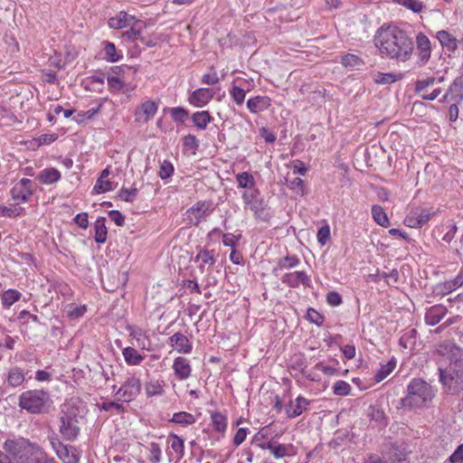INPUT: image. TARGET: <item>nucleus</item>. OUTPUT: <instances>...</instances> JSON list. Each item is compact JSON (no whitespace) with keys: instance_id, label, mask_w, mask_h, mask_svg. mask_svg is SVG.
<instances>
[{"instance_id":"1","label":"nucleus","mask_w":463,"mask_h":463,"mask_svg":"<svg viewBox=\"0 0 463 463\" xmlns=\"http://www.w3.org/2000/svg\"><path fill=\"white\" fill-rule=\"evenodd\" d=\"M375 46L381 54L390 58L409 56L414 49L413 41L407 33L394 25H383L374 37Z\"/></svg>"},{"instance_id":"2","label":"nucleus","mask_w":463,"mask_h":463,"mask_svg":"<svg viewBox=\"0 0 463 463\" xmlns=\"http://www.w3.org/2000/svg\"><path fill=\"white\" fill-rule=\"evenodd\" d=\"M436 396V390L421 378H413L407 385V393L401 400L403 408L410 411L429 408Z\"/></svg>"},{"instance_id":"3","label":"nucleus","mask_w":463,"mask_h":463,"mask_svg":"<svg viewBox=\"0 0 463 463\" xmlns=\"http://www.w3.org/2000/svg\"><path fill=\"white\" fill-rule=\"evenodd\" d=\"M4 449L16 463H43L48 459L39 446L24 438L7 439L4 444Z\"/></svg>"},{"instance_id":"4","label":"nucleus","mask_w":463,"mask_h":463,"mask_svg":"<svg viewBox=\"0 0 463 463\" xmlns=\"http://www.w3.org/2000/svg\"><path fill=\"white\" fill-rule=\"evenodd\" d=\"M439 382L443 389L451 394L463 391V363L449 364L446 368H439Z\"/></svg>"},{"instance_id":"5","label":"nucleus","mask_w":463,"mask_h":463,"mask_svg":"<svg viewBox=\"0 0 463 463\" xmlns=\"http://www.w3.org/2000/svg\"><path fill=\"white\" fill-rule=\"evenodd\" d=\"M49 402V394L43 390H29L19 396V406L30 413H41Z\"/></svg>"},{"instance_id":"6","label":"nucleus","mask_w":463,"mask_h":463,"mask_svg":"<svg viewBox=\"0 0 463 463\" xmlns=\"http://www.w3.org/2000/svg\"><path fill=\"white\" fill-rule=\"evenodd\" d=\"M244 203L250 207L257 218L267 220L269 213L267 212V204L260 197L258 190L246 191L242 194Z\"/></svg>"},{"instance_id":"7","label":"nucleus","mask_w":463,"mask_h":463,"mask_svg":"<svg viewBox=\"0 0 463 463\" xmlns=\"http://www.w3.org/2000/svg\"><path fill=\"white\" fill-rule=\"evenodd\" d=\"M436 352L449 364L463 363V349L451 340L439 343L437 345Z\"/></svg>"},{"instance_id":"8","label":"nucleus","mask_w":463,"mask_h":463,"mask_svg":"<svg viewBox=\"0 0 463 463\" xmlns=\"http://www.w3.org/2000/svg\"><path fill=\"white\" fill-rule=\"evenodd\" d=\"M52 449H54L57 457L63 463H78L80 459V453L78 450L70 445H64L57 439L51 440Z\"/></svg>"},{"instance_id":"9","label":"nucleus","mask_w":463,"mask_h":463,"mask_svg":"<svg viewBox=\"0 0 463 463\" xmlns=\"http://www.w3.org/2000/svg\"><path fill=\"white\" fill-rule=\"evenodd\" d=\"M433 214L434 213H431L430 210L424 208H413L405 216L404 224L410 228H421L430 221V216Z\"/></svg>"},{"instance_id":"10","label":"nucleus","mask_w":463,"mask_h":463,"mask_svg":"<svg viewBox=\"0 0 463 463\" xmlns=\"http://www.w3.org/2000/svg\"><path fill=\"white\" fill-rule=\"evenodd\" d=\"M141 383L136 376L128 377L123 385L118 390L117 395L120 396L123 402L133 401L140 392Z\"/></svg>"},{"instance_id":"11","label":"nucleus","mask_w":463,"mask_h":463,"mask_svg":"<svg viewBox=\"0 0 463 463\" xmlns=\"http://www.w3.org/2000/svg\"><path fill=\"white\" fill-rule=\"evenodd\" d=\"M212 203L210 202H198L186 211V217L190 224L198 225L210 212Z\"/></svg>"},{"instance_id":"12","label":"nucleus","mask_w":463,"mask_h":463,"mask_svg":"<svg viewBox=\"0 0 463 463\" xmlns=\"http://www.w3.org/2000/svg\"><path fill=\"white\" fill-rule=\"evenodd\" d=\"M13 200L17 203L27 202L32 194V181L27 178L21 179L11 190Z\"/></svg>"},{"instance_id":"13","label":"nucleus","mask_w":463,"mask_h":463,"mask_svg":"<svg viewBox=\"0 0 463 463\" xmlns=\"http://www.w3.org/2000/svg\"><path fill=\"white\" fill-rule=\"evenodd\" d=\"M61 413V416L82 421L86 414V409L81 401L72 398L62 405Z\"/></svg>"},{"instance_id":"14","label":"nucleus","mask_w":463,"mask_h":463,"mask_svg":"<svg viewBox=\"0 0 463 463\" xmlns=\"http://www.w3.org/2000/svg\"><path fill=\"white\" fill-rule=\"evenodd\" d=\"M61 423L60 431L66 439L73 440L78 437L81 421L61 416Z\"/></svg>"},{"instance_id":"15","label":"nucleus","mask_w":463,"mask_h":463,"mask_svg":"<svg viewBox=\"0 0 463 463\" xmlns=\"http://www.w3.org/2000/svg\"><path fill=\"white\" fill-rule=\"evenodd\" d=\"M214 90L211 88H199L189 97L190 104L194 107H203L213 98Z\"/></svg>"},{"instance_id":"16","label":"nucleus","mask_w":463,"mask_h":463,"mask_svg":"<svg viewBox=\"0 0 463 463\" xmlns=\"http://www.w3.org/2000/svg\"><path fill=\"white\" fill-rule=\"evenodd\" d=\"M157 111V105L155 101L147 100L142 103L135 112L136 120L139 123L149 121Z\"/></svg>"},{"instance_id":"17","label":"nucleus","mask_w":463,"mask_h":463,"mask_svg":"<svg viewBox=\"0 0 463 463\" xmlns=\"http://www.w3.org/2000/svg\"><path fill=\"white\" fill-rule=\"evenodd\" d=\"M169 344L171 346L175 347L179 354H190L193 349V345L188 337L179 332L175 333L169 338Z\"/></svg>"},{"instance_id":"18","label":"nucleus","mask_w":463,"mask_h":463,"mask_svg":"<svg viewBox=\"0 0 463 463\" xmlns=\"http://www.w3.org/2000/svg\"><path fill=\"white\" fill-rule=\"evenodd\" d=\"M173 370L175 375L180 381L189 378L192 373V367L189 361L183 356H178L174 360Z\"/></svg>"},{"instance_id":"19","label":"nucleus","mask_w":463,"mask_h":463,"mask_svg":"<svg viewBox=\"0 0 463 463\" xmlns=\"http://www.w3.org/2000/svg\"><path fill=\"white\" fill-rule=\"evenodd\" d=\"M282 282L291 288H298L300 284L309 286L310 279L305 271L286 273L282 277Z\"/></svg>"},{"instance_id":"20","label":"nucleus","mask_w":463,"mask_h":463,"mask_svg":"<svg viewBox=\"0 0 463 463\" xmlns=\"http://www.w3.org/2000/svg\"><path fill=\"white\" fill-rule=\"evenodd\" d=\"M463 286V271H460L456 278L437 285L436 291L440 295H448Z\"/></svg>"},{"instance_id":"21","label":"nucleus","mask_w":463,"mask_h":463,"mask_svg":"<svg viewBox=\"0 0 463 463\" xmlns=\"http://www.w3.org/2000/svg\"><path fill=\"white\" fill-rule=\"evenodd\" d=\"M309 402L303 398L298 397L295 401H290L286 407V413L288 418H296L307 410Z\"/></svg>"},{"instance_id":"22","label":"nucleus","mask_w":463,"mask_h":463,"mask_svg":"<svg viewBox=\"0 0 463 463\" xmlns=\"http://www.w3.org/2000/svg\"><path fill=\"white\" fill-rule=\"evenodd\" d=\"M270 106V99L265 96H256L247 101L248 109L254 114L265 111Z\"/></svg>"},{"instance_id":"23","label":"nucleus","mask_w":463,"mask_h":463,"mask_svg":"<svg viewBox=\"0 0 463 463\" xmlns=\"http://www.w3.org/2000/svg\"><path fill=\"white\" fill-rule=\"evenodd\" d=\"M135 21L133 15L128 14L125 11L119 12L116 16L109 18V25L113 29H121L127 27Z\"/></svg>"},{"instance_id":"24","label":"nucleus","mask_w":463,"mask_h":463,"mask_svg":"<svg viewBox=\"0 0 463 463\" xmlns=\"http://www.w3.org/2000/svg\"><path fill=\"white\" fill-rule=\"evenodd\" d=\"M25 381V375L24 371L17 366L11 368L6 376V382L8 386L12 388H17L21 386Z\"/></svg>"},{"instance_id":"25","label":"nucleus","mask_w":463,"mask_h":463,"mask_svg":"<svg viewBox=\"0 0 463 463\" xmlns=\"http://www.w3.org/2000/svg\"><path fill=\"white\" fill-rule=\"evenodd\" d=\"M447 310L442 306L431 307L425 315V321L430 326H435L440 322V320L446 315Z\"/></svg>"},{"instance_id":"26","label":"nucleus","mask_w":463,"mask_h":463,"mask_svg":"<svg viewBox=\"0 0 463 463\" xmlns=\"http://www.w3.org/2000/svg\"><path fill=\"white\" fill-rule=\"evenodd\" d=\"M61 173L56 168H45L37 175V179L44 184H52L61 179Z\"/></svg>"},{"instance_id":"27","label":"nucleus","mask_w":463,"mask_h":463,"mask_svg":"<svg viewBox=\"0 0 463 463\" xmlns=\"http://www.w3.org/2000/svg\"><path fill=\"white\" fill-rule=\"evenodd\" d=\"M262 448L269 449L276 458H281L289 455L291 445L279 444L276 441H269Z\"/></svg>"},{"instance_id":"28","label":"nucleus","mask_w":463,"mask_h":463,"mask_svg":"<svg viewBox=\"0 0 463 463\" xmlns=\"http://www.w3.org/2000/svg\"><path fill=\"white\" fill-rule=\"evenodd\" d=\"M128 331L130 336L136 339L137 345L142 349H148L149 340L146 333L140 327L129 326Z\"/></svg>"},{"instance_id":"29","label":"nucleus","mask_w":463,"mask_h":463,"mask_svg":"<svg viewBox=\"0 0 463 463\" xmlns=\"http://www.w3.org/2000/svg\"><path fill=\"white\" fill-rule=\"evenodd\" d=\"M451 100L460 103L463 100V75L458 77L449 88Z\"/></svg>"},{"instance_id":"30","label":"nucleus","mask_w":463,"mask_h":463,"mask_svg":"<svg viewBox=\"0 0 463 463\" xmlns=\"http://www.w3.org/2000/svg\"><path fill=\"white\" fill-rule=\"evenodd\" d=\"M436 37L439 41L442 47L447 48L449 51H455L458 48L457 39L449 34L447 31H439L436 34Z\"/></svg>"},{"instance_id":"31","label":"nucleus","mask_w":463,"mask_h":463,"mask_svg":"<svg viewBox=\"0 0 463 463\" xmlns=\"http://www.w3.org/2000/svg\"><path fill=\"white\" fill-rule=\"evenodd\" d=\"M122 354L128 365H137L144 360V356L141 355L135 348L130 346L124 348Z\"/></svg>"},{"instance_id":"32","label":"nucleus","mask_w":463,"mask_h":463,"mask_svg":"<svg viewBox=\"0 0 463 463\" xmlns=\"http://www.w3.org/2000/svg\"><path fill=\"white\" fill-rule=\"evenodd\" d=\"M106 219L99 217L94 224L95 229V241L97 243H104L107 240V227L105 225Z\"/></svg>"},{"instance_id":"33","label":"nucleus","mask_w":463,"mask_h":463,"mask_svg":"<svg viewBox=\"0 0 463 463\" xmlns=\"http://www.w3.org/2000/svg\"><path fill=\"white\" fill-rule=\"evenodd\" d=\"M192 120L194 126L199 129H205L207 125L211 122L212 117L206 110L197 111L193 114Z\"/></svg>"},{"instance_id":"34","label":"nucleus","mask_w":463,"mask_h":463,"mask_svg":"<svg viewBox=\"0 0 463 463\" xmlns=\"http://www.w3.org/2000/svg\"><path fill=\"white\" fill-rule=\"evenodd\" d=\"M145 391L148 397L163 395L165 393L164 383L159 380L150 381L146 383Z\"/></svg>"},{"instance_id":"35","label":"nucleus","mask_w":463,"mask_h":463,"mask_svg":"<svg viewBox=\"0 0 463 463\" xmlns=\"http://www.w3.org/2000/svg\"><path fill=\"white\" fill-rule=\"evenodd\" d=\"M402 78V73L395 74V73H391V72L390 73L377 72L373 77V80L377 84L387 85V84H391L395 81H398Z\"/></svg>"},{"instance_id":"36","label":"nucleus","mask_w":463,"mask_h":463,"mask_svg":"<svg viewBox=\"0 0 463 463\" xmlns=\"http://www.w3.org/2000/svg\"><path fill=\"white\" fill-rule=\"evenodd\" d=\"M372 215L374 222L382 227H388L390 224L389 218L384 212L383 208L380 205H373L372 207Z\"/></svg>"},{"instance_id":"37","label":"nucleus","mask_w":463,"mask_h":463,"mask_svg":"<svg viewBox=\"0 0 463 463\" xmlns=\"http://www.w3.org/2000/svg\"><path fill=\"white\" fill-rule=\"evenodd\" d=\"M129 26L130 28L123 33V38L128 41L137 40L138 36L140 35L143 22L135 18V21Z\"/></svg>"},{"instance_id":"38","label":"nucleus","mask_w":463,"mask_h":463,"mask_svg":"<svg viewBox=\"0 0 463 463\" xmlns=\"http://www.w3.org/2000/svg\"><path fill=\"white\" fill-rule=\"evenodd\" d=\"M416 43L418 49L422 52L423 57L427 56L429 58L431 49L429 38L423 33H419L416 36Z\"/></svg>"},{"instance_id":"39","label":"nucleus","mask_w":463,"mask_h":463,"mask_svg":"<svg viewBox=\"0 0 463 463\" xmlns=\"http://www.w3.org/2000/svg\"><path fill=\"white\" fill-rule=\"evenodd\" d=\"M172 422L180 424L182 426L191 425L195 422V418L193 414L186 411L176 412L171 419Z\"/></svg>"},{"instance_id":"40","label":"nucleus","mask_w":463,"mask_h":463,"mask_svg":"<svg viewBox=\"0 0 463 463\" xmlns=\"http://www.w3.org/2000/svg\"><path fill=\"white\" fill-rule=\"evenodd\" d=\"M236 181L238 187L251 189L255 185V180L251 174L248 172H242L236 175Z\"/></svg>"},{"instance_id":"41","label":"nucleus","mask_w":463,"mask_h":463,"mask_svg":"<svg viewBox=\"0 0 463 463\" xmlns=\"http://www.w3.org/2000/svg\"><path fill=\"white\" fill-rule=\"evenodd\" d=\"M396 362L392 359L387 364H383L380 370L375 374V381L376 382H382L384 380L388 375H390L392 371L395 369Z\"/></svg>"},{"instance_id":"42","label":"nucleus","mask_w":463,"mask_h":463,"mask_svg":"<svg viewBox=\"0 0 463 463\" xmlns=\"http://www.w3.org/2000/svg\"><path fill=\"white\" fill-rule=\"evenodd\" d=\"M213 426L215 430L224 432L227 428V419L221 412H214L211 415Z\"/></svg>"},{"instance_id":"43","label":"nucleus","mask_w":463,"mask_h":463,"mask_svg":"<svg viewBox=\"0 0 463 463\" xmlns=\"http://www.w3.org/2000/svg\"><path fill=\"white\" fill-rule=\"evenodd\" d=\"M21 298V293L15 289H8L2 295L3 306L10 307L14 303L18 301Z\"/></svg>"},{"instance_id":"44","label":"nucleus","mask_w":463,"mask_h":463,"mask_svg":"<svg viewBox=\"0 0 463 463\" xmlns=\"http://www.w3.org/2000/svg\"><path fill=\"white\" fill-rule=\"evenodd\" d=\"M201 260L202 264L200 265V269H203L204 264H208L213 266L215 262L214 254L212 250H202L198 252L195 257V261Z\"/></svg>"},{"instance_id":"45","label":"nucleus","mask_w":463,"mask_h":463,"mask_svg":"<svg viewBox=\"0 0 463 463\" xmlns=\"http://www.w3.org/2000/svg\"><path fill=\"white\" fill-rule=\"evenodd\" d=\"M394 2L415 14H420L424 6L420 0H394Z\"/></svg>"},{"instance_id":"46","label":"nucleus","mask_w":463,"mask_h":463,"mask_svg":"<svg viewBox=\"0 0 463 463\" xmlns=\"http://www.w3.org/2000/svg\"><path fill=\"white\" fill-rule=\"evenodd\" d=\"M230 96L237 106H241L246 97V91L242 88L233 85L230 90Z\"/></svg>"},{"instance_id":"47","label":"nucleus","mask_w":463,"mask_h":463,"mask_svg":"<svg viewBox=\"0 0 463 463\" xmlns=\"http://www.w3.org/2000/svg\"><path fill=\"white\" fill-rule=\"evenodd\" d=\"M138 190L136 187L132 188H125L122 187L118 192V198L122 201L132 203L137 195Z\"/></svg>"},{"instance_id":"48","label":"nucleus","mask_w":463,"mask_h":463,"mask_svg":"<svg viewBox=\"0 0 463 463\" xmlns=\"http://www.w3.org/2000/svg\"><path fill=\"white\" fill-rule=\"evenodd\" d=\"M299 263V259L295 256H286L279 260L278 266L281 269H292L298 266Z\"/></svg>"},{"instance_id":"49","label":"nucleus","mask_w":463,"mask_h":463,"mask_svg":"<svg viewBox=\"0 0 463 463\" xmlns=\"http://www.w3.org/2000/svg\"><path fill=\"white\" fill-rule=\"evenodd\" d=\"M351 385L345 381H337L333 386V392L335 395L345 396L350 393Z\"/></svg>"},{"instance_id":"50","label":"nucleus","mask_w":463,"mask_h":463,"mask_svg":"<svg viewBox=\"0 0 463 463\" xmlns=\"http://www.w3.org/2000/svg\"><path fill=\"white\" fill-rule=\"evenodd\" d=\"M110 190H112V183L109 180L98 178L93 188V191L96 194H103Z\"/></svg>"},{"instance_id":"51","label":"nucleus","mask_w":463,"mask_h":463,"mask_svg":"<svg viewBox=\"0 0 463 463\" xmlns=\"http://www.w3.org/2000/svg\"><path fill=\"white\" fill-rule=\"evenodd\" d=\"M219 82V77L216 71L211 68L210 71L202 77V83L206 85H214Z\"/></svg>"},{"instance_id":"52","label":"nucleus","mask_w":463,"mask_h":463,"mask_svg":"<svg viewBox=\"0 0 463 463\" xmlns=\"http://www.w3.org/2000/svg\"><path fill=\"white\" fill-rule=\"evenodd\" d=\"M171 448L175 452H176L179 455L180 458L184 456V440L177 435L172 436Z\"/></svg>"},{"instance_id":"53","label":"nucleus","mask_w":463,"mask_h":463,"mask_svg":"<svg viewBox=\"0 0 463 463\" xmlns=\"http://www.w3.org/2000/svg\"><path fill=\"white\" fill-rule=\"evenodd\" d=\"M127 80V77L108 75V83L114 89H121Z\"/></svg>"},{"instance_id":"54","label":"nucleus","mask_w":463,"mask_h":463,"mask_svg":"<svg viewBox=\"0 0 463 463\" xmlns=\"http://www.w3.org/2000/svg\"><path fill=\"white\" fill-rule=\"evenodd\" d=\"M161 458V449L157 443H151L149 460L151 463H159Z\"/></svg>"},{"instance_id":"55","label":"nucleus","mask_w":463,"mask_h":463,"mask_svg":"<svg viewBox=\"0 0 463 463\" xmlns=\"http://www.w3.org/2000/svg\"><path fill=\"white\" fill-rule=\"evenodd\" d=\"M67 316L71 319H77L80 317H82L86 312V307L80 306V307H70L67 309Z\"/></svg>"},{"instance_id":"56","label":"nucleus","mask_w":463,"mask_h":463,"mask_svg":"<svg viewBox=\"0 0 463 463\" xmlns=\"http://www.w3.org/2000/svg\"><path fill=\"white\" fill-rule=\"evenodd\" d=\"M174 173V166L168 161H164L160 166L159 176L162 179L170 177Z\"/></svg>"},{"instance_id":"57","label":"nucleus","mask_w":463,"mask_h":463,"mask_svg":"<svg viewBox=\"0 0 463 463\" xmlns=\"http://www.w3.org/2000/svg\"><path fill=\"white\" fill-rule=\"evenodd\" d=\"M317 241L321 245H325L329 241V238H330V229H329L328 225H325V226L321 227L317 232Z\"/></svg>"},{"instance_id":"58","label":"nucleus","mask_w":463,"mask_h":463,"mask_svg":"<svg viewBox=\"0 0 463 463\" xmlns=\"http://www.w3.org/2000/svg\"><path fill=\"white\" fill-rule=\"evenodd\" d=\"M327 303L332 307H337L342 303V297L335 291H330L326 296Z\"/></svg>"},{"instance_id":"59","label":"nucleus","mask_w":463,"mask_h":463,"mask_svg":"<svg viewBox=\"0 0 463 463\" xmlns=\"http://www.w3.org/2000/svg\"><path fill=\"white\" fill-rule=\"evenodd\" d=\"M435 80H436V79L434 77H429L427 79L418 80L416 82V87H415L416 91L420 92V91L424 90L428 87L433 85Z\"/></svg>"},{"instance_id":"60","label":"nucleus","mask_w":463,"mask_h":463,"mask_svg":"<svg viewBox=\"0 0 463 463\" xmlns=\"http://www.w3.org/2000/svg\"><path fill=\"white\" fill-rule=\"evenodd\" d=\"M450 463H460L463 461V444H460L449 458Z\"/></svg>"},{"instance_id":"61","label":"nucleus","mask_w":463,"mask_h":463,"mask_svg":"<svg viewBox=\"0 0 463 463\" xmlns=\"http://www.w3.org/2000/svg\"><path fill=\"white\" fill-rule=\"evenodd\" d=\"M109 218L118 225L123 226L125 223V216L118 211L112 210L109 213Z\"/></svg>"},{"instance_id":"62","label":"nucleus","mask_w":463,"mask_h":463,"mask_svg":"<svg viewBox=\"0 0 463 463\" xmlns=\"http://www.w3.org/2000/svg\"><path fill=\"white\" fill-rule=\"evenodd\" d=\"M172 116L175 118V120L184 122L187 118L188 113L185 109L182 108H175L172 110Z\"/></svg>"},{"instance_id":"63","label":"nucleus","mask_w":463,"mask_h":463,"mask_svg":"<svg viewBox=\"0 0 463 463\" xmlns=\"http://www.w3.org/2000/svg\"><path fill=\"white\" fill-rule=\"evenodd\" d=\"M246 437L247 429L240 428L233 438V444L235 446H240L246 439Z\"/></svg>"},{"instance_id":"64","label":"nucleus","mask_w":463,"mask_h":463,"mask_svg":"<svg viewBox=\"0 0 463 463\" xmlns=\"http://www.w3.org/2000/svg\"><path fill=\"white\" fill-rule=\"evenodd\" d=\"M307 317L308 319L316 325H321L323 323L322 316L319 313H317L314 308H309L307 310Z\"/></svg>"}]
</instances>
